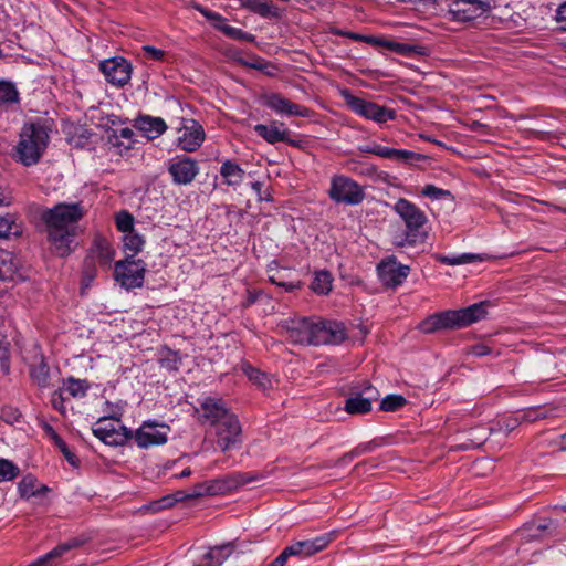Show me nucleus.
I'll return each mask as SVG.
<instances>
[{
	"mask_svg": "<svg viewBox=\"0 0 566 566\" xmlns=\"http://www.w3.org/2000/svg\"><path fill=\"white\" fill-rule=\"evenodd\" d=\"M86 209L80 202L59 203L43 214L49 240L55 252L63 256L71 251L76 233V223L85 216Z\"/></svg>",
	"mask_w": 566,
	"mask_h": 566,
	"instance_id": "obj_1",
	"label": "nucleus"
},
{
	"mask_svg": "<svg viewBox=\"0 0 566 566\" xmlns=\"http://www.w3.org/2000/svg\"><path fill=\"white\" fill-rule=\"evenodd\" d=\"M49 128L40 120L25 123L14 147L13 157L23 166L38 164L49 144Z\"/></svg>",
	"mask_w": 566,
	"mask_h": 566,
	"instance_id": "obj_2",
	"label": "nucleus"
},
{
	"mask_svg": "<svg viewBox=\"0 0 566 566\" xmlns=\"http://www.w3.org/2000/svg\"><path fill=\"white\" fill-rule=\"evenodd\" d=\"M486 303L481 302L457 311H444L428 316L419 324L426 334L448 328H461L473 324L486 315Z\"/></svg>",
	"mask_w": 566,
	"mask_h": 566,
	"instance_id": "obj_3",
	"label": "nucleus"
},
{
	"mask_svg": "<svg viewBox=\"0 0 566 566\" xmlns=\"http://www.w3.org/2000/svg\"><path fill=\"white\" fill-rule=\"evenodd\" d=\"M122 416L123 409L117 408L111 416L98 419L93 428L94 436L108 446L125 444L132 439L133 432L120 423Z\"/></svg>",
	"mask_w": 566,
	"mask_h": 566,
	"instance_id": "obj_4",
	"label": "nucleus"
},
{
	"mask_svg": "<svg viewBox=\"0 0 566 566\" xmlns=\"http://www.w3.org/2000/svg\"><path fill=\"white\" fill-rule=\"evenodd\" d=\"M340 95L345 104L356 114L366 119L384 124L396 118V111L380 106L376 103L365 101L353 95L349 90H343Z\"/></svg>",
	"mask_w": 566,
	"mask_h": 566,
	"instance_id": "obj_5",
	"label": "nucleus"
},
{
	"mask_svg": "<svg viewBox=\"0 0 566 566\" xmlns=\"http://www.w3.org/2000/svg\"><path fill=\"white\" fill-rule=\"evenodd\" d=\"M328 196L337 203L349 206H357L365 199L364 188L354 179L344 175L332 177Z\"/></svg>",
	"mask_w": 566,
	"mask_h": 566,
	"instance_id": "obj_6",
	"label": "nucleus"
},
{
	"mask_svg": "<svg viewBox=\"0 0 566 566\" xmlns=\"http://www.w3.org/2000/svg\"><path fill=\"white\" fill-rule=\"evenodd\" d=\"M115 256V250L111 242L105 238L97 237L94 239L93 245L84 262V280L87 282L93 281L96 275L95 265L107 268Z\"/></svg>",
	"mask_w": 566,
	"mask_h": 566,
	"instance_id": "obj_7",
	"label": "nucleus"
},
{
	"mask_svg": "<svg viewBox=\"0 0 566 566\" xmlns=\"http://www.w3.org/2000/svg\"><path fill=\"white\" fill-rule=\"evenodd\" d=\"M491 10L489 1L484 0H450L447 15L455 22H469L475 20Z\"/></svg>",
	"mask_w": 566,
	"mask_h": 566,
	"instance_id": "obj_8",
	"label": "nucleus"
},
{
	"mask_svg": "<svg viewBox=\"0 0 566 566\" xmlns=\"http://www.w3.org/2000/svg\"><path fill=\"white\" fill-rule=\"evenodd\" d=\"M146 272L145 262L140 259L127 258L115 264V279L125 289L139 287L144 283Z\"/></svg>",
	"mask_w": 566,
	"mask_h": 566,
	"instance_id": "obj_9",
	"label": "nucleus"
},
{
	"mask_svg": "<svg viewBox=\"0 0 566 566\" xmlns=\"http://www.w3.org/2000/svg\"><path fill=\"white\" fill-rule=\"evenodd\" d=\"M392 210L403 221L408 237L416 238L420 229L426 224L427 217L424 212L405 198L398 199L392 206ZM415 241V239H412Z\"/></svg>",
	"mask_w": 566,
	"mask_h": 566,
	"instance_id": "obj_10",
	"label": "nucleus"
},
{
	"mask_svg": "<svg viewBox=\"0 0 566 566\" xmlns=\"http://www.w3.org/2000/svg\"><path fill=\"white\" fill-rule=\"evenodd\" d=\"M282 328L285 329L286 337L292 343L316 346L314 319L305 317L290 318L283 322Z\"/></svg>",
	"mask_w": 566,
	"mask_h": 566,
	"instance_id": "obj_11",
	"label": "nucleus"
},
{
	"mask_svg": "<svg viewBox=\"0 0 566 566\" xmlns=\"http://www.w3.org/2000/svg\"><path fill=\"white\" fill-rule=\"evenodd\" d=\"M410 273L408 265L401 264L396 256H388L377 265V274L384 286L396 289L400 286Z\"/></svg>",
	"mask_w": 566,
	"mask_h": 566,
	"instance_id": "obj_12",
	"label": "nucleus"
},
{
	"mask_svg": "<svg viewBox=\"0 0 566 566\" xmlns=\"http://www.w3.org/2000/svg\"><path fill=\"white\" fill-rule=\"evenodd\" d=\"M196 413L200 423L209 424L213 428L222 422L227 416L232 415L223 400L214 397L201 398L199 407L196 408Z\"/></svg>",
	"mask_w": 566,
	"mask_h": 566,
	"instance_id": "obj_13",
	"label": "nucleus"
},
{
	"mask_svg": "<svg viewBox=\"0 0 566 566\" xmlns=\"http://www.w3.org/2000/svg\"><path fill=\"white\" fill-rule=\"evenodd\" d=\"M169 427L164 423L145 421L133 434L135 443L147 449L155 446L165 444L168 440Z\"/></svg>",
	"mask_w": 566,
	"mask_h": 566,
	"instance_id": "obj_14",
	"label": "nucleus"
},
{
	"mask_svg": "<svg viewBox=\"0 0 566 566\" xmlns=\"http://www.w3.org/2000/svg\"><path fill=\"white\" fill-rule=\"evenodd\" d=\"M99 71L109 84L123 87L130 81L133 67L126 59L115 56L101 61Z\"/></svg>",
	"mask_w": 566,
	"mask_h": 566,
	"instance_id": "obj_15",
	"label": "nucleus"
},
{
	"mask_svg": "<svg viewBox=\"0 0 566 566\" xmlns=\"http://www.w3.org/2000/svg\"><path fill=\"white\" fill-rule=\"evenodd\" d=\"M241 424L238 417L232 413L214 427L217 444L221 451L226 452L239 448L241 444Z\"/></svg>",
	"mask_w": 566,
	"mask_h": 566,
	"instance_id": "obj_16",
	"label": "nucleus"
},
{
	"mask_svg": "<svg viewBox=\"0 0 566 566\" xmlns=\"http://www.w3.org/2000/svg\"><path fill=\"white\" fill-rule=\"evenodd\" d=\"M203 127L195 119H182L178 129L177 146L184 151H196L205 142Z\"/></svg>",
	"mask_w": 566,
	"mask_h": 566,
	"instance_id": "obj_17",
	"label": "nucleus"
},
{
	"mask_svg": "<svg viewBox=\"0 0 566 566\" xmlns=\"http://www.w3.org/2000/svg\"><path fill=\"white\" fill-rule=\"evenodd\" d=\"M379 398L377 388L367 384L361 390H354L345 400L344 409L350 415H363L371 410V403Z\"/></svg>",
	"mask_w": 566,
	"mask_h": 566,
	"instance_id": "obj_18",
	"label": "nucleus"
},
{
	"mask_svg": "<svg viewBox=\"0 0 566 566\" xmlns=\"http://www.w3.org/2000/svg\"><path fill=\"white\" fill-rule=\"evenodd\" d=\"M335 538L336 533L329 532L312 539L297 541L289 545V553L301 558L310 557L323 551Z\"/></svg>",
	"mask_w": 566,
	"mask_h": 566,
	"instance_id": "obj_19",
	"label": "nucleus"
},
{
	"mask_svg": "<svg viewBox=\"0 0 566 566\" xmlns=\"http://www.w3.org/2000/svg\"><path fill=\"white\" fill-rule=\"evenodd\" d=\"M168 171L175 184L188 185L198 175L199 166L189 157H177L170 160Z\"/></svg>",
	"mask_w": 566,
	"mask_h": 566,
	"instance_id": "obj_20",
	"label": "nucleus"
},
{
	"mask_svg": "<svg viewBox=\"0 0 566 566\" xmlns=\"http://www.w3.org/2000/svg\"><path fill=\"white\" fill-rule=\"evenodd\" d=\"M316 346L326 344H339L345 339L343 324L334 321H315Z\"/></svg>",
	"mask_w": 566,
	"mask_h": 566,
	"instance_id": "obj_21",
	"label": "nucleus"
},
{
	"mask_svg": "<svg viewBox=\"0 0 566 566\" xmlns=\"http://www.w3.org/2000/svg\"><path fill=\"white\" fill-rule=\"evenodd\" d=\"M364 153L373 154L397 163H412L420 158V155L406 149L389 148L379 144L360 147Z\"/></svg>",
	"mask_w": 566,
	"mask_h": 566,
	"instance_id": "obj_22",
	"label": "nucleus"
},
{
	"mask_svg": "<svg viewBox=\"0 0 566 566\" xmlns=\"http://www.w3.org/2000/svg\"><path fill=\"white\" fill-rule=\"evenodd\" d=\"M134 127L147 139L160 137L168 128L161 117L139 115L134 120Z\"/></svg>",
	"mask_w": 566,
	"mask_h": 566,
	"instance_id": "obj_23",
	"label": "nucleus"
},
{
	"mask_svg": "<svg viewBox=\"0 0 566 566\" xmlns=\"http://www.w3.org/2000/svg\"><path fill=\"white\" fill-rule=\"evenodd\" d=\"M265 105L275 111L277 114L301 117H306L308 115L307 108L291 102L280 94H271L266 96Z\"/></svg>",
	"mask_w": 566,
	"mask_h": 566,
	"instance_id": "obj_24",
	"label": "nucleus"
},
{
	"mask_svg": "<svg viewBox=\"0 0 566 566\" xmlns=\"http://www.w3.org/2000/svg\"><path fill=\"white\" fill-rule=\"evenodd\" d=\"M81 542L77 539H71L65 543H62L51 549L49 553L40 556L28 566H56L57 560L69 553L71 549L78 547Z\"/></svg>",
	"mask_w": 566,
	"mask_h": 566,
	"instance_id": "obj_25",
	"label": "nucleus"
},
{
	"mask_svg": "<svg viewBox=\"0 0 566 566\" xmlns=\"http://www.w3.org/2000/svg\"><path fill=\"white\" fill-rule=\"evenodd\" d=\"M551 526L552 521L547 518L527 522L517 531L516 535L525 542L541 539L549 532Z\"/></svg>",
	"mask_w": 566,
	"mask_h": 566,
	"instance_id": "obj_26",
	"label": "nucleus"
},
{
	"mask_svg": "<svg viewBox=\"0 0 566 566\" xmlns=\"http://www.w3.org/2000/svg\"><path fill=\"white\" fill-rule=\"evenodd\" d=\"M255 133L269 144H275L286 140L289 136L283 123L272 122L269 125L258 124L254 126Z\"/></svg>",
	"mask_w": 566,
	"mask_h": 566,
	"instance_id": "obj_27",
	"label": "nucleus"
},
{
	"mask_svg": "<svg viewBox=\"0 0 566 566\" xmlns=\"http://www.w3.org/2000/svg\"><path fill=\"white\" fill-rule=\"evenodd\" d=\"M377 43L389 51L407 57L427 55V48L423 45L401 43L391 40H379Z\"/></svg>",
	"mask_w": 566,
	"mask_h": 566,
	"instance_id": "obj_28",
	"label": "nucleus"
},
{
	"mask_svg": "<svg viewBox=\"0 0 566 566\" xmlns=\"http://www.w3.org/2000/svg\"><path fill=\"white\" fill-rule=\"evenodd\" d=\"M20 103V93L13 82L0 80V108L9 109Z\"/></svg>",
	"mask_w": 566,
	"mask_h": 566,
	"instance_id": "obj_29",
	"label": "nucleus"
},
{
	"mask_svg": "<svg viewBox=\"0 0 566 566\" xmlns=\"http://www.w3.org/2000/svg\"><path fill=\"white\" fill-rule=\"evenodd\" d=\"M30 378L40 388L50 386V368L43 356H40L39 361L30 366Z\"/></svg>",
	"mask_w": 566,
	"mask_h": 566,
	"instance_id": "obj_30",
	"label": "nucleus"
},
{
	"mask_svg": "<svg viewBox=\"0 0 566 566\" xmlns=\"http://www.w3.org/2000/svg\"><path fill=\"white\" fill-rule=\"evenodd\" d=\"M220 175L229 186H238L243 180L244 170L238 164L227 160L221 165Z\"/></svg>",
	"mask_w": 566,
	"mask_h": 566,
	"instance_id": "obj_31",
	"label": "nucleus"
},
{
	"mask_svg": "<svg viewBox=\"0 0 566 566\" xmlns=\"http://www.w3.org/2000/svg\"><path fill=\"white\" fill-rule=\"evenodd\" d=\"M333 284V277L327 271H319L315 273L314 280L312 282V290L322 295H326L331 292Z\"/></svg>",
	"mask_w": 566,
	"mask_h": 566,
	"instance_id": "obj_32",
	"label": "nucleus"
},
{
	"mask_svg": "<svg viewBox=\"0 0 566 566\" xmlns=\"http://www.w3.org/2000/svg\"><path fill=\"white\" fill-rule=\"evenodd\" d=\"M249 8L263 18L279 17V8L266 0H250Z\"/></svg>",
	"mask_w": 566,
	"mask_h": 566,
	"instance_id": "obj_33",
	"label": "nucleus"
},
{
	"mask_svg": "<svg viewBox=\"0 0 566 566\" xmlns=\"http://www.w3.org/2000/svg\"><path fill=\"white\" fill-rule=\"evenodd\" d=\"M243 373L248 376V378L253 381L256 386H259L262 390L269 389L272 384L271 379L264 373L255 369L249 364L242 365Z\"/></svg>",
	"mask_w": 566,
	"mask_h": 566,
	"instance_id": "obj_34",
	"label": "nucleus"
},
{
	"mask_svg": "<svg viewBox=\"0 0 566 566\" xmlns=\"http://www.w3.org/2000/svg\"><path fill=\"white\" fill-rule=\"evenodd\" d=\"M61 389L64 391V394H67L73 398H82L86 395L88 386L86 385L85 380L70 377Z\"/></svg>",
	"mask_w": 566,
	"mask_h": 566,
	"instance_id": "obj_35",
	"label": "nucleus"
},
{
	"mask_svg": "<svg viewBox=\"0 0 566 566\" xmlns=\"http://www.w3.org/2000/svg\"><path fill=\"white\" fill-rule=\"evenodd\" d=\"M123 242L124 249L132 252V258L142 251L145 243L143 237L135 231H128V233L124 234Z\"/></svg>",
	"mask_w": 566,
	"mask_h": 566,
	"instance_id": "obj_36",
	"label": "nucleus"
},
{
	"mask_svg": "<svg viewBox=\"0 0 566 566\" xmlns=\"http://www.w3.org/2000/svg\"><path fill=\"white\" fill-rule=\"evenodd\" d=\"M48 432L50 434L51 440L60 449V451L64 454L67 462L73 467L76 465L77 458L74 453H72L70 451L65 441L51 427H48Z\"/></svg>",
	"mask_w": 566,
	"mask_h": 566,
	"instance_id": "obj_37",
	"label": "nucleus"
},
{
	"mask_svg": "<svg viewBox=\"0 0 566 566\" xmlns=\"http://www.w3.org/2000/svg\"><path fill=\"white\" fill-rule=\"evenodd\" d=\"M406 402V398L401 395H388L382 399L380 409L387 412H392L402 408Z\"/></svg>",
	"mask_w": 566,
	"mask_h": 566,
	"instance_id": "obj_38",
	"label": "nucleus"
},
{
	"mask_svg": "<svg viewBox=\"0 0 566 566\" xmlns=\"http://www.w3.org/2000/svg\"><path fill=\"white\" fill-rule=\"evenodd\" d=\"M205 484L207 490L205 492L208 493V495L221 494L232 489L230 478L205 482Z\"/></svg>",
	"mask_w": 566,
	"mask_h": 566,
	"instance_id": "obj_39",
	"label": "nucleus"
},
{
	"mask_svg": "<svg viewBox=\"0 0 566 566\" xmlns=\"http://www.w3.org/2000/svg\"><path fill=\"white\" fill-rule=\"evenodd\" d=\"M19 472V468L11 461L0 459V482L13 480Z\"/></svg>",
	"mask_w": 566,
	"mask_h": 566,
	"instance_id": "obj_40",
	"label": "nucleus"
},
{
	"mask_svg": "<svg viewBox=\"0 0 566 566\" xmlns=\"http://www.w3.org/2000/svg\"><path fill=\"white\" fill-rule=\"evenodd\" d=\"M19 492L23 497H31L38 493L36 480L29 475L19 483Z\"/></svg>",
	"mask_w": 566,
	"mask_h": 566,
	"instance_id": "obj_41",
	"label": "nucleus"
},
{
	"mask_svg": "<svg viewBox=\"0 0 566 566\" xmlns=\"http://www.w3.org/2000/svg\"><path fill=\"white\" fill-rule=\"evenodd\" d=\"M115 223L117 229L125 234L128 233V231H134V218L126 211L116 214Z\"/></svg>",
	"mask_w": 566,
	"mask_h": 566,
	"instance_id": "obj_42",
	"label": "nucleus"
},
{
	"mask_svg": "<svg viewBox=\"0 0 566 566\" xmlns=\"http://www.w3.org/2000/svg\"><path fill=\"white\" fill-rule=\"evenodd\" d=\"M422 195L434 200L450 197V191L438 188L433 185H427L422 189Z\"/></svg>",
	"mask_w": 566,
	"mask_h": 566,
	"instance_id": "obj_43",
	"label": "nucleus"
},
{
	"mask_svg": "<svg viewBox=\"0 0 566 566\" xmlns=\"http://www.w3.org/2000/svg\"><path fill=\"white\" fill-rule=\"evenodd\" d=\"M269 280L273 284L283 287L287 292H292L294 290H297L301 286L300 282H285V281H283L282 280V275H280L279 272L275 273V274H272V275L270 274L269 275Z\"/></svg>",
	"mask_w": 566,
	"mask_h": 566,
	"instance_id": "obj_44",
	"label": "nucleus"
},
{
	"mask_svg": "<svg viewBox=\"0 0 566 566\" xmlns=\"http://www.w3.org/2000/svg\"><path fill=\"white\" fill-rule=\"evenodd\" d=\"M52 407L64 415L66 412L65 397L62 389L55 390L51 397Z\"/></svg>",
	"mask_w": 566,
	"mask_h": 566,
	"instance_id": "obj_45",
	"label": "nucleus"
},
{
	"mask_svg": "<svg viewBox=\"0 0 566 566\" xmlns=\"http://www.w3.org/2000/svg\"><path fill=\"white\" fill-rule=\"evenodd\" d=\"M224 34L227 36H229L231 39H235V40H242V41H249V42L254 40V36L252 34L247 33L243 30H241L239 28H234L232 25L224 29Z\"/></svg>",
	"mask_w": 566,
	"mask_h": 566,
	"instance_id": "obj_46",
	"label": "nucleus"
},
{
	"mask_svg": "<svg viewBox=\"0 0 566 566\" xmlns=\"http://www.w3.org/2000/svg\"><path fill=\"white\" fill-rule=\"evenodd\" d=\"M142 50H143L145 59L154 60V61H161L165 57V51H163L160 49H157V48H154L150 45H145L142 48Z\"/></svg>",
	"mask_w": 566,
	"mask_h": 566,
	"instance_id": "obj_47",
	"label": "nucleus"
},
{
	"mask_svg": "<svg viewBox=\"0 0 566 566\" xmlns=\"http://www.w3.org/2000/svg\"><path fill=\"white\" fill-rule=\"evenodd\" d=\"M13 221L9 217H0V238H7L12 233Z\"/></svg>",
	"mask_w": 566,
	"mask_h": 566,
	"instance_id": "obj_48",
	"label": "nucleus"
},
{
	"mask_svg": "<svg viewBox=\"0 0 566 566\" xmlns=\"http://www.w3.org/2000/svg\"><path fill=\"white\" fill-rule=\"evenodd\" d=\"M210 20L216 21L214 27L224 34V29L229 28L230 24L218 13L210 12L206 14Z\"/></svg>",
	"mask_w": 566,
	"mask_h": 566,
	"instance_id": "obj_49",
	"label": "nucleus"
},
{
	"mask_svg": "<svg viewBox=\"0 0 566 566\" xmlns=\"http://www.w3.org/2000/svg\"><path fill=\"white\" fill-rule=\"evenodd\" d=\"M252 476H248L247 474H237L234 476H230V483L232 488H237L238 485L249 483L253 481Z\"/></svg>",
	"mask_w": 566,
	"mask_h": 566,
	"instance_id": "obj_50",
	"label": "nucleus"
},
{
	"mask_svg": "<svg viewBox=\"0 0 566 566\" xmlns=\"http://www.w3.org/2000/svg\"><path fill=\"white\" fill-rule=\"evenodd\" d=\"M438 260L447 265H461V255H441Z\"/></svg>",
	"mask_w": 566,
	"mask_h": 566,
	"instance_id": "obj_51",
	"label": "nucleus"
},
{
	"mask_svg": "<svg viewBox=\"0 0 566 566\" xmlns=\"http://www.w3.org/2000/svg\"><path fill=\"white\" fill-rule=\"evenodd\" d=\"M556 20L563 30H566V2L560 4L556 11Z\"/></svg>",
	"mask_w": 566,
	"mask_h": 566,
	"instance_id": "obj_52",
	"label": "nucleus"
},
{
	"mask_svg": "<svg viewBox=\"0 0 566 566\" xmlns=\"http://www.w3.org/2000/svg\"><path fill=\"white\" fill-rule=\"evenodd\" d=\"M460 255H461V264H469V263H474V262L484 260V256L481 254L462 253Z\"/></svg>",
	"mask_w": 566,
	"mask_h": 566,
	"instance_id": "obj_53",
	"label": "nucleus"
},
{
	"mask_svg": "<svg viewBox=\"0 0 566 566\" xmlns=\"http://www.w3.org/2000/svg\"><path fill=\"white\" fill-rule=\"evenodd\" d=\"M205 491H207L205 482L203 483H199V484L193 486L191 492H189V497L196 499V497L207 496L208 493H206Z\"/></svg>",
	"mask_w": 566,
	"mask_h": 566,
	"instance_id": "obj_54",
	"label": "nucleus"
},
{
	"mask_svg": "<svg viewBox=\"0 0 566 566\" xmlns=\"http://www.w3.org/2000/svg\"><path fill=\"white\" fill-rule=\"evenodd\" d=\"M471 353L476 357H482L490 354V349L486 345L478 344L472 347Z\"/></svg>",
	"mask_w": 566,
	"mask_h": 566,
	"instance_id": "obj_55",
	"label": "nucleus"
},
{
	"mask_svg": "<svg viewBox=\"0 0 566 566\" xmlns=\"http://www.w3.org/2000/svg\"><path fill=\"white\" fill-rule=\"evenodd\" d=\"M176 502H178V499H174L171 495L164 496L158 505L160 509H167L172 506Z\"/></svg>",
	"mask_w": 566,
	"mask_h": 566,
	"instance_id": "obj_56",
	"label": "nucleus"
},
{
	"mask_svg": "<svg viewBox=\"0 0 566 566\" xmlns=\"http://www.w3.org/2000/svg\"><path fill=\"white\" fill-rule=\"evenodd\" d=\"M293 556L292 553H289V546H286L282 553L275 558V562L277 563V565L280 566H284V564L286 563L287 558Z\"/></svg>",
	"mask_w": 566,
	"mask_h": 566,
	"instance_id": "obj_57",
	"label": "nucleus"
},
{
	"mask_svg": "<svg viewBox=\"0 0 566 566\" xmlns=\"http://www.w3.org/2000/svg\"><path fill=\"white\" fill-rule=\"evenodd\" d=\"M10 203V196L6 189L0 185V206H7Z\"/></svg>",
	"mask_w": 566,
	"mask_h": 566,
	"instance_id": "obj_58",
	"label": "nucleus"
},
{
	"mask_svg": "<svg viewBox=\"0 0 566 566\" xmlns=\"http://www.w3.org/2000/svg\"><path fill=\"white\" fill-rule=\"evenodd\" d=\"M365 451H366V447L355 449L352 452H349L348 454H346L345 459L353 460L355 457H358L359 454H361Z\"/></svg>",
	"mask_w": 566,
	"mask_h": 566,
	"instance_id": "obj_59",
	"label": "nucleus"
},
{
	"mask_svg": "<svg viewBox=\"0 0 566 566\" xmlns=\"http://www.w3.org/2000/svg\"><path fill=\"white\" fill-rule=\"evenodd\" d=\"M3 418L8 422H14V421H18V419L20 418V415L17 411H13L12 415L7 416L6 411H3Z\"/></svg>",
	"mask_w": 566,
	"mask_h": 566,
	"instance_id": "obj_60",
	"label": "nucleus"
},
{
	"mask_svg": "<svg viewBox=\"0 0 566 566\" xmlns=\"http://www.w3.org/2000/svg\"><path fill=\"white\" fill-rule=\"evenodd\" d=\"M171 496L174 499H178V502L190 499L189 493H186L185 491H178L175 494H172Z\"/></svg>",
	"mask_w": 566,
	"mask_h": 566,
	"instance_id": "obj_61",
	"label": "nucleus"
},
{
	"mask_svg": "<svg viewBox=\"0 0 566 566\" xmlns=\"http://www.w3.org/2000/svg\"><path fill=\"white\" fill-rule=\"evenodd\" d=\"M119 136L126 139H130L133 136V130L129 128H123L120 129Z\"/></svg>",
	"mask_w": 566,
	"mask_h": 566,
	"instance_id": "obj_62",
	"label": "nucleus"
},
{
	"mask_svg": "<svg viewBox=\"0 0 566 566\" xmlns=\"http://www.w3.org/2000/svg\"><path fill=\"white\" fill-rule=\"evenodd\" d=\"M106 405H107V408H108V410H107L108 415L107 416H111L113 412L117 411V408H122L123 409V407L119 406V405H113L111 402H106Z\"/></svg>",
	"mask_w": 566,
	"mask_h": 566,
	"instance_id": "obj_63",
	"label": "nucleus"
},
{
	"mask_svg": "<svg viewBox=\"0 0 566 566\" xmlns=\"http://www.w3.org/2000/svg\"><path fill=\"white\" fill-rule=\"evenodd\" d=\"M559 448L560 450H566V433L559 437Z\"/></svg>",
	"mask_w": 566,
	"mask_h": 566,
	"instance_id": "obj_64",
	"label": "nucleus"
}]
</instances>
